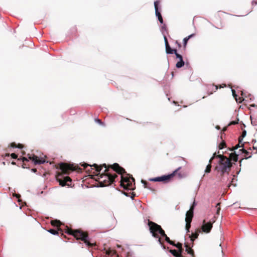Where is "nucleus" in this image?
I'll return each instance as SVG.
<instances>
[{
    "instance_id": "nucleus-1",
    "label": "nucleus",
    "mask_w": 257,
    "mask_h": 257,
    "mask_svg": "<svg viewBox=\"0 0 257 257\" xmlns=\"http://www.w3.org/2000/svg\"><path fill=\"white\" fill-rule=\"evenodd\" d=\"M60 169L61 170V172L58 173L56 175V180L59 183L60 185L63 187L65 186H70L72 179L70 177L66 176L62 178V175L63 174H69L72 171L76 170V168L74 167L73 165H70L65 163H61L60 164Z\"/></svg>"
},
{
    "instance_id": "nucleus-2",
    "label": "nucleus",
    "mask_w": 257,
    "mask_h": 257,
    "mask_svg": "<svg viewBox=\"0 0 257 257\" xmlns=\"http://www.w3.org/2000/svg\"><path fill=\"white\" fill-rule=\"evenodd\" d=\"M64 232L73 235L77 240L83 241L89 247L96 245V243H91L89 238L88 233L86 231H83L81 229L73 230L66 226Z\"/></svg>"
},
{
    "instance_id": "nucleus-3",
    "label": "nucleus",
    "mask_w": 257,
    "mask_h": 257,
    "mask_svg": "<svg viewBox=\"0 0 257 257\" xmlns=\"http://www.w3.org/2000/svg\"><path fill=\"white\" fill-rule=\"evenodd\" d=\"M219 158L218 165L215 167V170L218 172H221V175L226 173L228 174L231 170L232 164L230 162L229 158L223 155H217L216 156Z\"/></svg>"
},
{
    "instance_id": "nucleus-4",
    "label": "nucleus",
    "mask_w": 257,
    "mask_h": 257,
    "mask_svg": "<svg viewBox=\"0 0 257 257\" xmlns=\"http://www.w3.org/2000/svg\"><path fill=\"white\" fill-rule=\"evenodd\" d=\"M100 184L101 186L105 187L109 186L114 182L115 179L117 177V175L115 174H112L110 172L102 173L99 174Z\"/></svg>"
},
{
    "instance_id": "nucleus-5",
    "label": "nucleus",
    "mask_w": 257,
    "mask_h": 257,
    "mask_svg": "<svg viewBox=\"0 0 257 257\" xmlns=\"http://www.w3.org/2000/svg\"><path fill=\"white\" fill-rule=\"evenodd\" d=\"M28 158L23 157L22 158H19L18 160H22V161L24 162H28L30 160L34 163L35 165L43 164L46 162L45 159L43 158H39L37 156L34 154H28Z\"/></svg>"
},
{
    "instance_id": "nucleus-6",
    "label": "nucleus",
    "mask_w": 257,
    "mask_h": 257,
    "mask_svg": "<svg viewBox=\"0 0 257 257\" xmlns=\"http://www.w3.org/2000/svg\"><path fill=\"white\" fill-rule=\"evenodd\" d=\"M180 168H178L175 171L173 172V173L168 175H164L161 177H156L154 178L150 179L149 180L151 181L154 182H168L171 178H172L175 175L178 173V171L180 170Z\"/></svg>"
},
{
    "instance_id": "nucleus-7",
    "label": "nucleus",
    "mask_w": 257,
    "mask_h": 257,
    "mask_svg": "<svg viewBox=\"0 0 257 257\" xmlns=\"http://www.w3.org/2000/svg\"><path fill=\"white\" fill-rule=\"evenodd\" d=\"M148 225L150 228V232L152 233V235L155 238H158L159 234L158 232L161 229V226L150 220L148 221Z\"/></svg>"
},
{
    "instance_id": "nucleus-8",
    "label": "nucleus",
    "mask_w": 257,
    "mask_h": 257,
    "mask_svg": "<svg viewBox=\"0 0 257 257\" xmlns=\"http://www.w3.org/2000/svg\"><path fill=\"white\" fill-rule=\"evenodd\" d=\"M214 222V221H209L208 222H205V220H204L203 221V224L201 226V232H203L206 233H208L210 232L212 228V223Z\"/></svg>"
},
{
    "instance_id": "nucleus-9",
    "label": "nucleus",
    "mask_w": 257,
    "mask_h": 257,
    "mask_svg": "<svg viewBox=\"0 0 257 257\" xmlns=\"http://www.w3.org/2000/svg\"><path fill=\"white\" fill-rule=\"evenodd\" d=\"M164 41H165V48H166V53L168 54H174V53H176L177 49L171 48V47H170V46L169 44L167 38L166 36H164Z\"/></svg>"
},
{
    "instance_id": "nucleus-10",
    "label": "nucleus",
    "mask_w": 257,
    "mask_h": 257,
    "mask_svg": "<svg viewBox=\"0 0 257 257\" xmlns=\"http://www.w3.org/2000/svg\"><path fill=\"white\" fill-rule=\"evenodd\" d=\"M92 166H93L95 168V171L97 173H98V174H100V172L101 170L102 167H104L105 168L104 173H108L109 172V169L110 168H108V165H107L105 164H103L102 165L98 166V165L94 164Z\"/></svg>"
},
{
    "instance_id": "nucleus-11",
    "label": "nucleus",
    "mask_w": 257,
    "mask_h": 257,
    "mask_svg": "<svg viewBox=\"0 0 257 257\" xmlns=\"http://www.w3.org/2000/svg\"><path fill=\"white\" fill-rule=\"evenodd\" d=\"M131 179L132 181L130 180V182H127L122 186L124 189L133 190L135 189V179L132 176Z\"/></svg>"
},
{
    "instance_id": "nucleus-12",
    "label": "nucleus",
    "mask_w": 257,
    "mask_h": 257,
    "mask_svg": "<svg viewBox=\"0 0 257 257\" xmlns=\"http://www.w3.org/2000/svg\"><path fill=\"white\" fill-rule=\"evenodd\" d=\"M159 1H156L154 3V6H155V13L156 16L158 17V20L160 22L161 24H163V19L162 17V15L161 13L159 12L158 10V5H159Z\"/></svg>"
},
{
    "instance_id": "nucleus-13",
    "label": "nucleus",
    "mask_w": 257,
    "mask_h": 257,
    "mask_svg": "<svg viewBox=\"0 0 257 257\" xmlns=\"http://www.w3.org/2000/svg\"><path fill=\"white\" fill-rule=\"evenodd\" d=\"M201 232V229L200 228H198L196 229V231L194 233H192L191 236H190L191 240L192 241V243L193 244V242L196 238H197L199 235V233Z\"/></svg>"
},
{
    "instance_id": "nucleus-14",
    "label": "nucleus",
    "mask_w": 257,
    "mask_h": 257,
    "mask_svg": "<svg viewBox=\"0 0 257 257\" xmlns=\"http://www.w3.org/2000/svg\"><path fill=\"white\" fill-rule=\"evenodd\" d=\"M219 86L218 85H214V84L210 85L208 86V89L209 90H211V92L209 93V95H210L213 93V92H215L218 88Z\"/></svg>"
},
{
    "instance_id": "nucleus-15",
    "label": "nucleus",
    "mask_w": 257,
    "mask_h": 257,
    "mask_svg": "<svg viewBox=\"0 0 257 257\" xmlns=\"http://www.w3.org/2000/svg\"><path fill=\"white\" fill-rule=\"evenodd\" d=\"M48 231L54 235L58 234L59 231H60V232L61 233L62 235L63 234V231L60 228H58L57 230L54 229H50L48 230Z\"/></svg>"
},
{
    "instance_id": "nucleus-16",
    "label": "nucleus",
    "mask_w": 257,
    "mask_h": 257,
    "mask_svg": "<svg viewBox=\"0 0 257 257\" xmlns=\"http://www.w3.org/2000/svg\"><path fill=\"white\" fill-rule=\"evenodd\" d=\"M228 158L230 159V162H231V160L234 162H237L238 160V155L236 154L235 153H231L230 154Z\"/></svg>"
},
{
    "instance_id": "nucleus-17",
    "label": "nucleus",
    "mask_w": 257,
    "mask_h": 257,
    "mask_svg": "<svg viewBox=\"0 0 257 257\" xmlns=\"http://www.w3.org/2000/svg\"><path fill=\"white\" fill-rule=\"evenodd\" d=\"M121 181H120V185L121 186H123L125 183L127 182H130V180L131 179L130 178L127 177H123L121 176Z\"/></svg>"
},
{
    "instance_id": "nucleus-18",
    "label": "nucleus",
    "mask_w": 257,
    "mask_h": 257,
    "mask_svg": "<svg viewBox=\"0 0 257 257\" xmlns=\"http://www.w3.org/2000/svg\"><path fill=\"white\" fill-rule=\"evenodd\" d=\"M193 217V213L187 211L186 214L185 221H192Z\"/></svg>"
},
{
    "instance_id": "nucleus-19",
    "label": "nucleus",
    "mask_w": 257,
    "mask_h": 257,
    "mask_svg": "<svg viewBox=\"0 0 257 257\" xmlns=\"http://www.w3.org/2000/svg\"><path fill=\"white\" fill-rule=\"evenodd\" d=\"M169 252L175 257H184L180 253L178 252L176 249H170Z\"/></svg>"
},
{
    "instance_id": "nucleus-20",
    "label": "nucleus",
    "mask_w": 257,
    "mask_h": 257,
    "mask_svg": "<svg viewBox=\"0 0 257 257\" xmlns=\"http://www.w3.org/2000/svg\"><path fill=\"white\" fill-rule=\"evenodd\" d=\"M194 36V34H191V35L188 36V37H186V38H184V39H183V47H184V49H185L186 48L187 44L188 43V40L191 38L193 37Z\"/></svg>"
},
{
    "instance_id": "nucleus-21",
    "label": "nucleus",
    "mask_w": 257,
    "mask_h": 257,
    "mask_svg": "<svg viewBox=\"0 0 257 257\" xmlns=\"http://www.w3.org/2000/svg\"><path fill=\"white\" fill-rule=\"evenodd\" d=\"M51 224L52 225H53L54 226H56L58 228H60V227L61 225V222H60V220H51Z\"/></svg>"
},
{
    "instance_id": "nucleus-22",
    "label": "nucleus",
    "mask_w": 257,
    "mask_h": 257,
    "mask_svg": "<svg viewBox=\"0 0 257 257\" xmlns=\"http://www.w3.org/2000/svg\"><path fill=\"white\" fill-rule=\"evenodd\" d=\"M119 164L117 163H114L113 165H109L108 168L112 169L114 171L116 172L119 167Z\"/></svg>"
},
{
    "instance_id": "nucleus-23",
    "label": "nucleus",
    "mask_w": 257,
    "mask_h": 257,
    "mask_svg": "<svg viewBox=\"0 0 257 257\" xmlns=\"http://www.w3.org/2000/svg\"><path fill=\"white\" fill-rule=\"evenodd\" d=\"M117 169H118L116 170V172L118 174L122 175L124 173H126L125 169L120 166H119V167Z\"/></svg>"
},
{
    "instance_id": "nucleus-24",
    "label": "nucleus",
    "mask_w": 257,
    "mask_h": 257,
    "mask_svg": "<svg viewBox=\"0 0 257 257\" xmlns=\"http://www.w3.org/2000/svg\"><path fill=\"white\" fill-rule=\"evenodd\" d=\"M184 65V62L183 59H180L179 61L176 63V67L178 68H181Z\"/></svg>"
},
{
    "instance_id": "nucleus-25",
    "label": "nucleus",
    "mask_w": 257,
    "mask_h": 257,
    "mask_svg": "<svg viewBox=\"0 0 257 257\" xmlns=\"http://www.w3.org/2000/svg\"><path fill=\"white\" fill-rule=\"evenodd\" d=\"M141 182L143 184L144 188L153 190V189H152L150 186L149 183H148L146 181L142 180Z\"/></svg>"
},
{
    "instance_id": "nucleus-26",
    "label": "nucleus",
    "mask_w": 257,
    "mask_h": 257,
    "mask_svg": "<svg viewBox=\"0 0 257 257\" xmlns=\"http://www.w3.org/2000/svg\"><path fill=\"white\" fill-rule=\"evenodd\" d=\"M240 151H242L245 154V159L249 158L251 157V156H248L249 154V152L246 151L245 149H242L240 150Z\"/></svg>"
},
{
    "instance_id": "nucleus-27",
    "label": "nucleus",
    "mask_w": 257,
    "mask_h": 257,
    "mask_svg": "<svg viewBox=\"0 0 257 257\" xmlns=\"http://www.w3.org/2000/svg\"><path fill=\"white\" fill-rule=\"evenodd\" d=\"M186 223V226H185V228H186V229L187 230V232H189V229L191 227V221H185Z\"/></svg>"
},
{
    "instance_id": "nucleus-28",
    "label": "nucleus",
    "mask_w": 257,
    "mask_h": 257,
    "mask_svg": "<svg viewBox=\"0 0 257 257\" xmlns=\"http://www.w3.org/2000/svg\"><path fill=\"white\" fill-rule=\"evenodd\" d=\"M165 240L169 243V244L172 245L174 244V242L172 240H171L169 237L167 236V235L165 236Z\"/></svg>"
},
{
    "instance_id": "nucleus-29",
    "label": "nucleus",
    "mask_w": 257,
    "mask_h": 257,
    "mask_svg": "<svg viewBox=\"0 0 257 257\" xmlns=\"http://www.w3.org/2000/svg\"><path fill=\"white\" fill-rule=\"evenodd\" d=\"M211 167H212L211 165H210V164H208V165L206 166V169H205V172L206 173H210V171H211Z\"/></svg>"
},
{
    "instance_id": "nucleus-30",
    "label": "nucleus",
    "mask_w": 257,
    "mask_h": 257,
    "mask_svg": "<svg viewBox=\"0 0 257 257\" xmlns=\"http://www.w3.org/2000/svg\"><path fill=\"white\" fill-rule=\"evenodd\" d=\"M226 146V143L224 141H222L218 146V148L220 150L223 149Z\"/></svg>"
},
{
    "instance_id": "nucleus-31",
    "label": "nucleus",
    "mask_w": 257,
    "mask_h": 257,
    "mask_svg": "<svg viewBox=\"0 0 257 257\" xmlns=\"http://www.w3.org/2000/svg\"><path fill=\"white\" fill-rule=\"evenodd\" d=\"M220 203H218L216 205V207L217 208L216 214L218 215L219 214L220 211Z\"/></svg>"
},
{
    "instance_id": "nucleus-32",
    "label": "nucleus",
    "mask_w": 257,
    "mask_h": 257,
    "mask_svg": "<svg viewBox=\"0 0 257 257\" xmlns=\"http://www.w3.org/2000/svg\"><path fill=\"white\" fill-rule=\"evenodd\" d=\"M172 245L176 246L178 249H180L182 247V244L180 242L174 243V244H172Z\"/></svg>"
},
{
    "instance_id": "nucleus-33",
    "label": "nucleus",
    "mask_w": 257,
    "mask_h": 257,
    "mask_svg": "<svg viewBox=\"0 0 257 257\" xmlns=\"http://www.w3.org/2000/svg\"><path fill=\"white\" fill-rule=\"evenodd\" d=\"M158 233H160V235L163 237H165V236L167 235L165 232V231L162 228Z\"/></svg>"
},
{
    "instance_id": "nucleus-34",
    "label": "nucleus",
    "mask_w": 257,
    "mask_h": 257,
    "mask_svg": "<svg viewBox=\"0 0 257 257\" xmlns=\"http://www.w3.org/2000/svg\"><path fill=\"white\" fill-rule=\"evenodd\" d=\"M195 205V202H194L192 205L191 206L190 209L188 211L193 213Z\"/></svg>"
},
{
    "instance_id": "nucleus-35",
    "label": "nucleus",
    "mask_w": 257,
    "mask_h": 257,
    "mask_svg": "<svg viewBox=\"0 0 257 257\" xmlns=\"http://www.w3.org/2000/svg\"><path fill=\"white\" fill-rule=\"evenodd\" d=\"M174 54H175V55L176 56V58H178L179 60L180 59H183L182 56L181 55H180L179 54H178L177 53V51H176V53H174Z\"/></svg>"
},
{
    "instance_id": "nucleus-36",
    "label": "nucleus",
    "mask_w": 257,
    "mask_h": 257,
    "mask_svg": "<svg viewBox=\"0 0 257 257\" xmlns=\"http://www.w3.org/2000/svg\"><path fill=\"white\" fill-rule=\"evenodd\" d=\"M115 252L114 250L106 251V254H108V255H111V256H112L113 255V254H114Z\"/></svg>"
},
{
    "instance_id": "nucleus-37",
    "label": "nucleus",
    "mask_w": 257,
    "mask_h": 257,
    "mask_svg": "<svg viewBox=\"0 0 257 257\" xmlns=\"http://www.w3.org/2000/svg\"><path fill=\"white\" fill-rule=\"evenodd\" d=\"M238 123V120L237 121H231L229 124L228 125H235Z\"/></svg>"
},
{
    "instance_id": "nucleus-38",
    "label": "nucleus",
    "mask_w": 257,
    "mask_h": 257,
    "mask_svg": "<svg viewBox=\"0 0 257 257\" xmlns=\"http://www.w3.org/2000/svg\"><path fill=\"white\" fill-rule=\"evenodd\" d=\"M95 121L99 123L100 124L103 125V123L101 121V120L99 119H95Z\"/></svg>"
},
{
    "instance_id": "nucleus-39",
    "label": "nucleus",
    "mask_w": 257,
    "mask_h": 257,
    "mask_svg": "<svg viewBox=\"0 0 257 257\" xmlns=\"http://www.w3.org/2000/svg\"><path fill=\"white\" fill-rule=\"evenodd\" d=\"M240 146H239V144H237L234 147L232 148L231 149V151H234L237 149H238V148H239Z\"/></svg>"
},
{
    "instance_id": "nucleus-40",
    "label": "nucleus",
    "mask_w": 257,
    "mask_h": 257,
    "mask_svg": "<svg viewBox=\"0 0 257 257\" xmlns=\"http://www.w3.org/2000/svg\"><path fill=\"white\" fill-rule=\"evenodd\" d=\"M232 95L233 96V97L236 99V100H237V98H236V97H237V95L235 93V91L233 89H232Z\"/></svg>"
},
{
    "instance_id": "nucleus-41",
    "label": "nucleus",
    "mask_w": 257,
    "mask_h": 257,
    "mask_svg": "<svg viewBox=\"0 0 257 257\" xmlns=\"http://www.w3.org/2000/svg\"><path fill=\"white\" fill-rule=\"evenodd\" d=\"M11 157L13 159H17V157H18V156L17 154H16L15 153H12L11 155Z\"/></svg>"
},
{
    "instance_id": "nucleus-42",
    "label": "nucleus",
    "mask_w": 257,
    "mask_h": 257,
    "mask_svg": "<svg viewBox=\"0 0 257 257\" xmlns=\"http://www.w3.org/2000/svg\"><path fill=\"white\" fill-rule=\"evenodd\" d=\"M225 13L223 12H218V13H217V16L219 17H221L223 14H224Z\"/></svg>"
},
{
    "instance_id": "nucleus-43",
    "label": "nucleus",
    "mask_w": 257,
    "mask_h": 257,
    "mask_svg": "<svg viewBox=\"0 0 257 257\" xmlns=\"http://www.w3.org/2000/svg\"><path fill=\"white\" fill-rule=\"evenodd\" d=\"M175 44L177 45L178 48H180L181 47V44L177 40L175 41Z\"/></svg>"
},
{
    "instance_id": "nucleus-44",
    "label": "nucleus",
    "mask_w": 257,
    "mask_h": 257,
    "mask_svg": "<svg viewBox=\"0 0 257 257\" xmlns=\"http://www.w3.org/2000/svg\"><path fill=\"white\" fill-rule=\"evenodd\" d=\"M11 146L13 148H17V145L15 143H12L11 144Z\"/></svg>"
},
{
    "instance_id": "nucleus-45",
    "label": "nucleus",
    "mask_w": 257,
    "mask_h": 257,
    "mask_svg": "<svg viewBox=\"0 0 257 257\" xmlns=\"http://www.w3.org/2000/svg\"><path fill=\"white\" fill-rule=\"evenodd\" d=\"M183 251V248L182 247L180 249H178V252L180 253L181 254H182Z\"/></svg>"
},
{
    "instance_id": "nucleus-46",
    "label": "nucleus",
    "mask_w": 257,
    "mask_h": 257,
    "mask_svg": "<svg viewBox=\"0 0 257 257\" xmlns=\"http://www.w3.org/2000/svg\"><path fill=\"white\" fill-rule=\"evenodd\" d=\"M17 148H20V149H22L23 148V145L21 144H19L17 145Z\"/></svg>"
},
{
    "instance_id": "nucleus-47",
    "label": "nucleus",
    "mask_w": 257,
    "mask_h": 257,
    "mask_svg": "<svg viewBox=\"0 0 257 257\" xmlns=\"http://www.w3.org/2000/svg\"><path fill=\"white\" fill-rule=\"evenodd\" d=\"M22 166L23 168H28L29 167L26 165V164L24 163H23Z\"/></svg>"
},
{
    "instance_id": "nucleus-48",
    "label": "nucleus",
    "mask_w": 257,
    "mask_h": 257,
    "mask_svg": "<svg viewBox=\"0 0 257 257\" xmlns=\"http://www.w3.org/2000/svg\"><path fill=\"white\" fill-rule=\"evenodd\" d=\"M162 29L166 31L167 30V26L165 25H164L162 26Z\"/></svg>"
},
{
    "instance_id": "nucleus-49",
    "label": "nucleus",
    "mask_w": 257,
    "mask_h": 257,
    "mask_svg": "<svg viewBox=\"0 0 257 257\" xmlns=\"http://www.w3.org/2000/svg\"><path fill=\"white\" fill-rule=\"evenodd\" d=\"M213 159H214L213 157L211 158V159L209 161V164L211 165V163H212V160H213Z\"/></svg>"
},
{
    "instance_id": "nucleus-50",
    "label": "nucleus",
    "mask_w": 257,
    "mask_h": 257,
    "mask_svg": "<svg viewBox=\"0 0 257 257\" xmlns=\"http://www.w3.org/2000/svg\"><path fill=\"white\" fill-rule=\"evenodd\" d=\"M246 131H244L243 132H242V137H244L245 135H246Z\"/></svg>"
},
{
    "instance_id": "nucleus-51",
    "label": "nucleus",
    "mask_w": 257,
    "mask_h": 257,
    "mask_svg": "<svg viewBox=\"0 0 257 257\" xmlns=\"http://www.w3.org/2000/svg\"><path fill=\"white\" fill-rule=\"evenodd\" d=\"M32 170V172H34V173H36V172H37V169H36V168L32 169V170Z\"/></svg>"
},
{
    "instance_id": "nucleus-52",
    "label": "nucleus",
    "mask_w": 257,
    "mask_h": 257,
    "mask_svg": "<svg viewBox=\"0 0 257 257\" xmlns=\"http://www.w3.org/2000/svg\"><path fill=\"white\" fill-rule=\"evenodd\" d=\"M227 130V126L224 127L222 130V132H225Z\"/></svg>"
},
{
    "instance_id": "nucleus-53",
    "label": "nucleus",
    "mask_w": 257,
    "mask_h": 257,
    "mask_svg": "<svg viewBox=\"0 0 257 257\" xmlns=\"http://www.w3.org/2000/svg\"><path fill=\"white\" fill-rule=\"evenodd\" d=\"M158 241L160 242V243H161V244H162V242H161V238L160 237H158Z\"/></svg>"
},
{
    "instance_id": "nucleus-54",
    "label": "nucleus",
    "mask_w": 257,
    "mask_h": 257,
    "mask_svg": "<svg viewBox=\"0 0 257 257\" xmlns=\"http://www.w3.org/2000/svg\"><path fill=\"white\" fill-rule=\"evenodd\" d=\"M217 156V155H216V153H214L213 154V157H213V158H215V157L217 158V157H216Z\"/></svg>"
},
{
    "instance_id": "nucleus-55",
    "label": "nucleus",
    "mask_w": 257,
    "mask_h": 257,
    "mask_svg": "<svg viewBox=\"0 0 257 257\" xmlns=\"http://www.w3.org/2000/svg\"><path fill=\"white\" fill-rule=\"evenodd\" d=\"M82 166L84 167V168H86V167L88 166V165L85 164L83 165Z\"/></svg>"
},
{
    "instance_id": "nucleus-56",
    "label": "nucleus",
    "mask_w": 257,
    "mask_h": 257,
    "mask_svg": "<svg viewBox=\"0 0 257 257\" xmlns=\"http://www.w3.org/2000/svg\"><path fill=\"white\" fill-rule=\"evenodd\" d=\"M16 196L18 198H19L21 197V195L20 194H16Z\"/></svg>"
},
{
    "instance_id": "nucleus-57",
    "label": "nucleus",
    "mask_w": 257,
    "mask_h": 257,
    "mask_svg": "<svg viewBox=\"0 0 257 257\" xmlns=\"http://www.w3.org/2000/svg\"><path fill=\"white\" fill-rule=\"evenodd\" d=\"M12 164L15 165H16V163L15 162H12Z\"/></svg>"
},
{
    "instance_id": "nucleus-58",
    "label": "nucleus",
    "mask_w": 257,
    "mask_h": 257,
    "mask_svg": "<svg viewBox=\"0 0 257 257\" xmlns=\"http://www.w3.org/2000/svg\"><path fill=\"white\" fill-rule=\"evenodd\" d=\"M216 128L217 129L219 130V129L220 128V127H219V126L217 125V126H216Z\"/></svg>"
},
{
    "instance_id": "nucleus-59",
    "label": "nucleus",
    "mask_w": 257,
    "mask_h": 257,
    "mask_svg": "<svg viewBox=\"0 0 257 257\" xmlns=\"http://www.w3.org/2000/svg\"><path fill=\"white\" fill-rule=\"evenodd\" d=\"M178 175H179V176L180 177H183V176H182V175L180 174V173H178Z\"/></svg>"
},
{
    "instance_id": "nucleus-60",
    "label": "nucleus",
    "mask_w": 257,
    "mask_h": 257,
    "mask_svg": "<svg viewBox=\"0 0 257 257\" xmlns=\"http://www.w3.org/2000/svg\"><path fill=\"white\" fill-rule=\"evenodd\" d=\"M10 156V154H6L5 155V156Z\"/></svg>"
},
{
    "instance_id": "nucleus-61",
    "label": "nucleus",
    "mask_w": 257,
    "mask_h": 257,
    "mask_svg": "<svg viewBox=\"0 0 257 257\" xmlns=\"http://www.w3.org/2000/svg\"><path fill=\"white\" fill-rule=\"evenodd\" d=\"M253 149H256V151L255 153H257V149H256V148H255L254 147H253Z\"/></svg>"
},
{
    "instance_id": "nucleus-62",
    "label": "nucleus",
    "mask_w": 257,
    "mask_h": 257,
    "mask_svg": "<svg viewBox=\"0 0 257 257\" xmlns=\"http://www.w3.org/2000/svg\"><path fill=\"white\" fill-rule=\"evenodd\" d=\"M117 246L118 247H120L121 246L120 245H117Z\"/></svg>"
},
{
    "instance_id": "nucleus-63",
    "label": "nucleus",
    "mask_w": 257,
    "mask_h": 257,
    "mask_svg": "<svg viewBox=\"0 0 257 257\" xmlns=\"http://www.w3.org/2000/svg\"><path fill=\"white\" fill-rule=\"evenodd\" d=\"M222 86L221 85L219 86V88H221Z\"/></svg>"
}]
</instances>
